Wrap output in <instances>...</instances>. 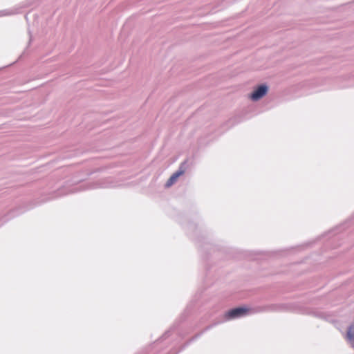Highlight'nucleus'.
Returning a JSON list of instances; mask_svg holds the SVG:
<instances>
[{"instance_id":"f257e3e1","label":"nucleus","mask_w":354,"mask_h":354,"mask_svg":"<svg viewBox=\"0 0 354 354\" xmlns=\"http://www.w3.org/2000/svg\"><path fill=\"white\" fill-rule=\"evenodd\" d=\"M266 310L270 311H287L303 315H311L318 319H321L328 322H334L332 315L326 312L321 311L315 308L300 306L297 304H272L264 307H259L255 310H252L245 306H239L233 308L227 311L225 314L226 320H232L249 315L254 313H260Z\"/></svg>"},{"instance_id":"f03ea898","label":"nucleus","mask_w":354,"mask_h":354,"mask_svg":"<svg viewBox=\"0 0 354 354\" xmlns=\"http://www.w3.org/2000/svg\"><path fill=\"white\" fill-rule=\"evenodd\" d=\"M187 314V310H185L179 319L174 323L171 328L168 330L165 331V333L158 339H157L144 354H156L160 345L173 335H176L180 339H183L187 334H188L189 332H184L183 328L180 327V324L186 319Z\"/></svg>"},{"instance_id":"7ed1b4c3","label":"nucleus","mask_w":354,"mask_h":354,"mask_svg":"<svg viewBox=\"0 0 354 354\" xmlns=\"http://www.w3.org/2000/svg\"><path fill=\"white\" fill-rule=\"evenodd\" d=\"M118 186V182L112 177H108L99 179L95 182H83L71 188L68 193H75L88 189L114 188Z\"/></svg>"},{"instance_id":"20e7f679","label":"nucleus","mask_w":354,"mask_h":354,"mask_svg":"<svg viewBox=\"0 0 354 354\" xmlns=\"http://www.w3.org/2000/svg\"><path fill=\"white\" fill-rule=\"evenodd\" d=\"M268 90L269 87L266 83L261 84L254 87L250 94V98L253 102H257L267 95Z\"/></svg>"},{"instance_id":"39448f33","label":"nucleus","mask_w":354,"mask_h":354,"mask_svg":"<svg viewBox=\"0 0 354 354\" xmlns=\"http://www.w3.org/2000/svg\"><path fill=\"white\" fill-rule=\"evenodd\" d=\"M187 167L188 162L187 160H185L180 163L178 169L167 180V183H165V187H169L174 183H176L177 179L185 172Z\"/></svg>"},{"instance_id":"423d86ee","label":"nucleus","mask_w":354,"mask_h":354,"mask_svg":"<svg viewBox=\"0 0 354 354\" xmlns=\"http://www.w3.org/2000/svg\"><path fill=\"white\" fill-rule=\"evenodd\" d=\"M346 339L351 346L354 348V322L348 328Z\"/></svg>"},{"instance_id":"0eeeda50","label":"nucleus","mask_w":354,"mask_h":354,"mask_svg":"<svg viewBox=\"0 0 354 354\" xmlns=\"http://www.w3.org/2000/svg\"><path fill=\"white\" fill-rule=\"evenodd\" d=\"M346 225V223L342 224L339 226L336 227L335 229L332 230L328 232V234L330 235V236H333L337 235L338 233L342 232L343 230L345 229L344 225Z\"/></svg>"},{"instance_id":"6e6552de","label":"nucleus","mask_w":354,"mask_h":354,"mask_svg":"<svg viewBox=\"0 0 354 354\" xmlns=\"http://www.w3.org/2000/svg\"><path fill=\"white\" fill-rule=\"evenodd\" d=\"M17 13V9L3 10H0V17L3 16L12 15Z\"/></svg>"},{"instance_id":"1a4fd4ad","label":"nucleus","mask_w":354,"mask_h":354,"mask_svg":"<svg viewBox=\"0 0 354 354\" xmlns=\"http://www.w3.org/2000/svg\"><path fill=\"white\" fill-rule=\"evenodd\" d=\"M186 229H187V231L188 232H191V231H195V230L196 229V226L195 224H194L193 223H188L187 225H186Z\"/></svg>"},{"instance_id":"9d476101","label":"nucleus","mask_w":354,"mask_h":354,"mask_svg":"<svg viewBox=\"0 0 354 354\" xmlns=\"http://www.w3.org/2000/svg\"><path fill=\"white\" fill-rule=\"evenodd\" d=\"M353 86H354V83H348V84H343V85L340 86V88H346V87Z\"/></svg>"},{"instance_id":"9b49d317","label":"nucleus","mask_w":354,"mask_h":354,"mask_svg":"<svg viewBox=\"0 0 354 354\" xmlns=\"http://www.w3.org/2000/svg\"><path fill=\"white\" fill-rule=\"evenodd\" d=\"M201 247V250H203V249H205V248H207V247H205V246H200Z\"/></svg>"},{"instance_id":"f8f14e48","label":"nucleus","mask_w":354,"mask_h":354,"mask_svg":"<svg viewBox=\"0 0 354 354\" xmlns=\"http://www.w3.org/2000/svg\"><path fill=\"white\" fill-rule=\"evenodd\" d=\"M194 232V231H191V232H188V233L189 234V236H192V234H191V233H192V232Z\"/></svg>"},{"instance_id":"ddd939ff","label":"nucleus","mask_w":354,"mask_h":354,"mask_svg":"<svg viewBox=\"0 0 354 354\" xmlns=\"http://www.w3.org/2000/svg\"><path fill=\"white\" fill-rule=\"evenodd\" d=\"M31 40H32V38H31V36H30L29 43L31 42Z\"/></svg>"},{"instance_id":"4468645a","label":"nucleus","mask_w":354,"mask_h":354,"mask_svg":"<svg viewBox=\"0 0 354 354\" xmlns=\"http://www.w3.org/2000/svg\"><path fill=\"white\" fill-rule=\"evenodd\" d=\"M25 18H26V20H28V17H27V15H26V16H25Z\"/></svg>"}]
</instances>
